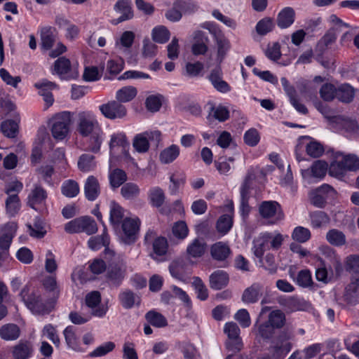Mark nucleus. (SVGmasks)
I'll return each instance as SVG.
<instances>
[{"label": "nucleus", "mask_w": 359, "mask_h": 359, "mask_svg": "<svg viewBox=\"0 0 359 359\" xmlns=\"http://www.w3.org/2000/svg\"><path fill=\"white\" fill-rule=\"evenodd\" d=\"M76 131L86 137V150L98 154L104 141V131L95 115L89 111H80L77 115Z\"/></svg>", "instance_id": "1"}, {"label": "nucleus", "mask_w": 359, "mask_h": 359, "mask_svg": "<svg viewBox=\"0 0 359 359\" xmlns=\"http://www.w3.org/2000/svg\"><path fill=\"white\" fill-rule=\"evenodd\" d=\"M359 170V157L353 154L339 153L329 168V174L334 177H343L347 172H356Z\"/></svg>", "instance_id": "2"}, {"label": "nucleus", "mask_w": 359, "mask_h": 359, "mask_svg": "<svg viewBox=\"0 0 359 359\" xmlns=\"http://www.w3.org/2000/svg\"><path fill=\"white\" fill-rule=\"evenodd\" d=\"M20 296L26 306L34 313L48 314L50 310L42 300L39 292L27 285L24 287L20 292Z\"/></svg>", "instance_id": "3"}, {"label": "nucleus", "mask_w": 359, "mask_h": 359, "mask_svg": "<svg viewBox=\"0 0 359 359\" xmlns=\"http://www.w3.org/2000/svg\"><path fill=\"white\" fill-rule=\"evenodd\" d=\"M50 130L53 137L57 140H64L69 132L71 115L68 111L55 114L50 120Z\"/></svg>", "instance_id": "4"}, {"label": "nucleus", "mask_w": 359, "mask_h": 359, "mask_svg": "<svg viewBox=\"0 0 359 359\" xmlns=\"http://www.w3.org/2000/svg\"><path fill=\"white\" fill-rule=\"evenodd\" d=\"M65 230L69 233L85 232L88 235H91L97 231V226L92 217L84 216L67 222L65 226Z\"/></svg>", "instance_id": "5"}, {"label": "nucleus", "mask_w": 359, "mask_h": 359, "mask_svg": "<svg viewBox=\"0 0 359 359\" xmlns=\"http://www.w3.org/2000/svg\"><path fill=\"white\" fill-rule=\"evenodd\" d=\"M258 211L262 218L273 219L274 224L284 217L280 205L276 201H264L259 203Z\"/></svg>", "instance_id": "6"}, {"label": "nucleus", "mask_w": 359, "mask_h": 359, "mask_svg": "<svg viewBox=\"0 0 359 359\" xmlns=\"http://www.w3.org/2000/svg\"><path fill=\"white\" fill-rule=\"evenodd\" d=\"M99 109L105 118L110 120L123 118L127 114L126 107L117 100L100 105Z\"/></svg>", "instance_id": "7"}, {"label": "nucleus", "mask_w": 359, "mask_h": 359, "mask_svg": "<svg viewBox=\"0 0 359 359\" xmlns=\"http://www.w3.org/2000/svg\"><path fill=\"white\" fill-rule=\"evenodd\" d=\"M126 271V264L123 261L110 264L107 272L108 282L114 286H119L125 278Z\"/></svg>", "instance_id": "8"}, {"label": "nucleus", "mask_w": 359, "mask_h": 359, "mask_svg": "<svg viewBox=\"0 0 359 359\" xmlns=\"http://www.w3.org/2000/svg\"><path fill=\"white\" fill-rule=\"evenodd\" d=\"M280 82L286 95L289 97L291 104L299 113L306 114L308 113V109L304 104L299 102L297 93L294 86L290 84L289 81L285 77H282Z\"/></svg>", "instance_id": "9"}, {"label": "nucleus", "mask_w": 359, "mask_h": 359, "mask_svg": "<svg viewBox=\"0 0 359 359\" xmlns=\"http://www.w3.org/2000/svg\"><path fill=\"white\" fill-rule=\"evenodd\" d=\"M116 13H121V16L111 21L113 25H118L120 22L130 20L133 18V11L130 0H118L114 6Z\"/></svg>", "instance_id": "10"}, {"label": "nucleus", "mask_w": 359, "mask_h": 359, "mask_svg": "<svg viewBox=\"0 0 359 359\" xmlns=\"http://www.w3.org/2000/svg\"><path fill=\"white\" fill-rule=\"evenodd\" d=\"M266 293V288L259 283H255L247 287L242 294V301L246 304L257 302L261 297Z\"/></svg>", "instance_id": "11"}, {"label": "nucleus", "mask_w": 359, "mask_h": 359, "mask_svg": "<svg viewBox=\"0 0 359 359\" xmlns=\"http://www.w3.org/2000/svg\"><path fill=\"white\" fill-rule=\"evenodd\" d=\"M156 233L154 231H148L144 236L146 243H152L154 252L158 256L164 255L167 252L168 242L165 238L160 236L156 237Z\"/></svg>", "instance_id": "12"}, {"label": "nucleus", "mask_w": 359, "mask_h": 359, "mask_svg": "<svg viewBox=\"0 0 359 359\" xmlns=\"http://www.w3.org/2000/svg\"><path fill=\"white\" fill-rule=\"evenodd\" d=\"M210 255L214 260L223 262V266L226 265V259L231 255V249L228 244L219 241L210 247Z\"/></svg>", "instance_id": "13"}, {"label": "nucleus", "mask_w": 359, "mask_h": 359, "mask_svg": "<svg viewBox=\"0 0 359 359\" xmlns=\"http://www.w3.org/2000/svg\"><path fill=\"white\" fill-rule=\"evenodd\" d=\"M16 231L17 225L15 223L6 224L0 231V249L3 252L8 250Z\"/></svg>", "instance_id": "14"}, {"label": "nucleus", "mask_w": 359, "mask_h": 359, "mask_svg": "<svg viewBox=\"0 0 359 359\" xmlns=\"http://www.w3.org/2000/svg\"><path fill=\"white\" fill-rule=\"evenodd\" d=\"M34 346L31 341H20L13 346L11 353L13 359H29L32 356Z\"/></svg>", "instance_id": "15"}, {"label": "nucleus", "mask_w": 359, "mask_h": 359, "mask_svg": "<svg viewBox=\"0 0 359 359\" xmlns=\"http://www.w3.org/2000/svg\"><path fill=\"white\" fill-rule=\"evenodd\" d=\"M86 304L88 307L93 309L91 315L102 317L106 313V310L102 307L98 306L101 302V294L98 291H93L86 294Z\"/></svg>", "instance_id": "16"}, {"label": "nucleus", "mask_w": 359, "mask_h": 359, "mask_svg": "<svg viewBox=\"0 0 359 359\" xmlns=\"http://www.w3.org/2000/svg\"><path fill=\"white\" fill-rule=\"evenodd\" d=\"M222 74L221 68L216 67L211 70L208 79L215 89L220 93H226L231 90V87L222 79Z\"/></svg>", "instance_id": "17"}, {"label": "nucleus", "mask_w": 359, "mask_h": 359, "mask_svg": "<svg viewBox=\"0 0 359 359\" xmlns=\"http://www.w3.org/2000/svg\"><path fill=\"white\" fill-rule=\"evenodd\" d=\"M207 250V243L203 238L194 239L187 247L186 252L189 258H200Z\"/></svg>", "instance_id": "18"}, {"label": "nucleus", "mask_w": 359, "mask_h": 359, "mask_svg": "<svg viewBox=\"0 0 359 359\" xmlns=\"http://www.w3.org/2000/svg\"><path fill=\"white\" fill-rule=\"evenodd\" d=\"M229 280V277L226 271L217 270L209 277L210 287L215 290H222L228 285Z\"/></svg>", "instance_id": "19"}, {"label": "nucleus", "mask_w": 359, "mask_h": 359, "mask_svg": "<svg viewBox=\"0 0 359 359\" xmlns=\"http://www.w3.org/2000/svg\"><path fill=\"white\" fill-rule=\"evenodd\" d=\"M84 194L86 198L90 201H95L100 194V187L97 179L89 176L84 184Z\"/></svg>", "instance_id": "20"}, {"label": "nucleus", "mask_w": 359, "mask_h": 359, "mask_svg": "<svg viewBox=\"0 0 359 359\" xmlns=\"http://www.w3.org/2000/svg\"><path fill=\"white\" fill-rule=\"evenodd\" d=\"M327 170V164L323 161H316L310 169L304 170L302 174L304 178L313 177L316 178H323Z\"/></svg>", "instance_id": "21"}, {"label": "nucleus", "mask_w": 359, "mask_h": 359, "mask_svg": "<svg viewBox=\"0 0 359 359\" xmlns=\"http://www.w3.org/2000/svg\"><path fill=\"white\" fill-rule=\"evenodd\" d=\"M250 177L247 176L245 179L244 182L243 183L241 187V204H240V211L243 217H248L250 212V207L248 203L249 199V189L250 184L249 180Z\"/></svg>", "instance_id": "22"}, {"label": "nucleus", "mask_w": 359, "mask_h": 359, "mask_svg": "<svg viewBox=\"0 0 359 359\" xmlns=\"http://www.w3.org/2000/svg\"><path fill=\"white\" fill-rule=\"evenodd\" d=\"M140 221L139 219L125 218L122 223V230L126 236V243H130L135 241V236L139 230Z\"/></svg>", "instance_id": "23"}, {"label": "nucleus", "mask_w": 359, "mask_h": 359, "mask_svg": "<svg viewBox=\"0 0 359 359\" xmlns=\"http://www.w3.org/2000/svg\"><path fill=\"white\" fill-rule=\"evenodd\" d=\"M295 12L291 7H285L280 11L277 16V25L280 29H285L292 25L294 21Z\"/></svg>", "instance_id": "24"}, {"label": "nucleus", "mask_w": 359, "mask_h": 359, "mask_svg": "<svg viewBox=\"0 0 359 359\" xmlns=\"http://www.w3.org/2000/svg\"><path fill=\"white\" fill-rule=\"evenodd\" d=\"M56 30L52 27H45L41 29V46L44 50H50L56 40Z\"/></svg>", "instance_id": "25"}, {"label": "nucleus", "mask_w": 359, "mask_h": 359, "mask_svg": "<svg viewBox=\"0 0 359 359\" xmlns=\"http://www.w3.org/2000/svg\"><path fill=\"white\" fill-rule=\"evenodd\" d=\"M226 349L231 352L225 359H243L241 355L236 353L240 352L243 348V341L241 337L227 339L224 343Z\"/></svg>", "instance_id": "26"}, {"label": "nucleus", "mask_w": 359, "mask_h": 359, "mask_svg": "<svg viewBox=\"0 0 359 359\" xmlns=\"http://www.w3.org/2000/svg\"><path fill=\"white\" fill-rule=\"evenodd\" d=\"M47 198L46 191L39 184H35L28 196V205L33 209L35 205L42 203Z\"/></svg>", "instance_id": "27"}, {"label": "nucleus", "mask_w": 359, "mask_h": 359, "mask_svg": "<svg viewBox=\"0 0 359 359\" xmlns=\"http://www.w3.org/2000/svg\"><path fill=\"white\" fill-rule=\"evenodd\" d=\"M110 217L109 220L111 224L114 229L119 227L120 224L123 223L124 217V210L115 201H111L110 203Z\"/></svg>", "instance_id": "28"}, {"label": "nucleus", "mask_w": 359, "mask_h": 359, "mask_svg": "<svg viewBox=\"0 0 359 359\" xmlns=\"http://www.w3.org/2000/svg\"><path fill=\"white\" fill-rule=\"evenodd\" d=\"M20 335V327L13 323L4 325L0 328V337L5 341H13Z\"/></svg>", "instance_id": "29"}, {"label": "nucleus", "mask_w": 359, "mask_h": 359, "mask_svg": "<svg viewBox=\"0 0 359 359\" xmlns=\"http://www.w3.org/2000/svg\"><path fill=\"white\" fill-rule=\"evenodd\" d=\"M118 299L122 306L126 309H131L135 304L139 305L140 303V298L129 290L121 292L118 295Z\"/></svg>", "instance_id": "30"}, {"label": "nucleus", "mask_w": 359, "mask_h": 359, "mask_svg": "<svg viewBox=\"0 0 359 359\" xmlns=\"http://www.w3.org/2000/svg\"><path fill=\"white\" fill-rule=\"evenodd\" d=\"M148 199L153 207L159 208L165 201V193L159 187H151L148 191Z\"/></svg>", "instance_id": "31"}, {"label": "nucleus", "mask_w": 359, "mask_h": 359, "mask_svg": "<svg viewBox=\"0 0 359 359\" xmlns=\"http://www.w3.org/2000/svg\"><path fill=\"white\" fill-rule=\"evenodd\" d=\"M355 96V89L348 83H343L338 86L337 91V99L344 103H349L353 101Z\"/></svg>", "instance_id": "32"}, {"label": "nucleus", "mask_w": 359, "mask_h": 359, "mask_svg": "<svg viewBox=\"0 0 359 359\" xmlns=\"http://www.w3.org/2000/svg\"><path fill=\"white\" fill-rule=\"evenodd\" d=\"M342 298L348 306H355L359 304V290L353 283H349L345 287Z\"/></svg>", "instance_id": "33"}, {"label": "nucleus", "mask_w": 359, "mask_h": 359, "mask_svg": "<svg viewBox=\"0 0 359 359\" xmlns=\"http://www.w3.org/2000/svg\"><path fill=\"white\" fill-rule=\"evenodd\" d=\"M128 146L129 142L124 133H114L111 135L109 142V147L111 153H112L116 148L121 147L124 149Z\"/></svg>", "instance_id": "34"}, {"label": "nucleus", "mask_w": 359, "mask_h": 359, "mask_svg": "<svg viewBox=\"0 0 359 359\" xmlns=\"http://www.w3.org/2000/svg\"><path fill=\"white\" fill-rule=\"evenodd\" d=\"M5 205L6 214L11 217H15L19 212L21 207L18 195L15 194V195L8 196L5 201Z\"/></svg>", "instance_id": "35"}, {"label": "nucleus", "mask_w": 359, "mask_h": 359, "mask_svg": "<svg viewBox=\"0 0 359 359\" xmlns=\"http://www.w3.org/2000/svg\"><path fill=\"white\" fill-rule=\"evenodd\" d=\"M194 39L197 42L192 46L193 53L196 55L205 54L208 50V47L204 42L208 40L205 33L203 31H196L194 33Z\"/></svg>", "instance_id": "36"}, {"label": "nucleus", "mask_w": 359, "mask_h": 359, "mask_svg": "<svg viewBox=\"0 0 359 359\" xmlns=\"http://www.w3.org/2000/svg\"><path fill=\"white\" fill-rule=\"evenodd\" d=\"M253 251L254 255L258 257L262 258L266 250H269V245L267 242L265 233H261L253 241Z\"/></svg>", "instance_id": "37"}, {"label": "nucleus", "mask_w": 359, "mask_h": 359, "mask_svg": "<svg viewBox=\"0 0 359 359\" xmlns=\"http://www.w3.org/2000/svg\"><path fill=\"white\" fill-rule=\"evenodd\" d=\"M145 319L149 324L156 327H164L168 325L166 318L161 313L154 310L145 314Z\"/></svg>", "instance_id": "38"}, {"label": "nucleus", "mask_w": 359, "mask_h": 359, "mask_svg": "<svg viewBox=\"0 0 359 359\" xmlns=\"http://www.w3.org/2000/svg\"><path fill=\"white\" fill-rule=\"evenodd\" d=\"M215 41L217 46V60L222 62L230 49V42L222 34L217 35Z\"/></svg>", "instance_id": "39"}, {"label": "nucleus", "mask_w": 359, "mask_h": 359, "mask_svg": "<svg viewBox=\"0 0 359 359\" xmlns=\"http://www.w3.org/2000/svg\"><path fill=\"white\" fill-rule=\"evenodd\" d=\"M109 180L111 188L116 189L127 180V175L124 170L116 168L109 172Z\"/></svg>", "instance_id": "40"}, {"label": "nucleus", "mask_w": 359, "mask_h": 359, "mask_svg": "<svg viewBox=\"0 0 359 359\" xmlns=\"http://www.w3.org/2000/svg\"><path fill=\"white\" fill-rule=\"evenodd\" d=\"M79 169L82 172H90L96 168L95 156L89 154H82L78 161Z\"/></svg>", "instance_id": "41"}, {"label": "nucleus", "mask_w": 359, "mask_h": 359, "mask_svg": "<svg viewBox=\"0 0 359 359\" xmlns=\"http://www.w3.org/2000/svg\"><path fill=\"white\" fill-rule=\"evenodd\" d=\"M140 194L138 185L133 182L126 183L121 189V194L126 200H133L137 198Z\"/></svg>", "instance_id": "42"}, {"label": "nucleus", "mask_w": 359, "mask_h": 359, "mask_svg": "<svg viewBox=\"0 0 359 359\" xmlns=\"http://www.w3.org/2000/svg\"><path fill=\"white\" fill-rule=\"evenodd\" d=\"M180 154V148L177 145L171 146L163 149L160 154V160L163 163H170L175 160Z\"/></svg>", "instance_id": "43"}, {"label": "nucleus", "mask_w": 359, "mask_h": 359, "mask_svg": "<svg viewBox=\"0 0 359 359\" xmlns=\"http://www.w3.org/2000/svg\"><path fill=\"white\" fill-rule=\"evenodd\" d=\"M147 133H140L135 136L133 141L134 149L139 153H145L149 149V141Z\"/></svg>", "instance_id": "44"}, {"label": "nucleus", "mask_w": 359, "mask_h": 359, "mask_svg": "<svg viewBox=\"0 0 359 359\" xmlns=\"http://www.w3.org/2000/svg\"><path fill=\"white\" fill-rule=\"evenodd\" d=\"M1 130L6 137L8 138H14L18 134V123L13 120H6L1 123Z\"/></svg>", "instance_id": "45"}, {"label": "nucleus", "mask_w": 359, "mask_h": 359, "mask_svg": "<svg viewBox=\"0 0 359 359\" xmlns=\"http://www.w3.org/2000/svg\"><path fill=\"white\" fill-rule=\"evenodd\" d=\"M27 227L29 231V234L32 237L41 238L46 233V230L44 227V223L43 220L38 217L34 219L33 225L27 224Z\"/></svg>", "instance_id": "46"}, {"label": "nucleus", "mask_w": 359, "mask_h": 359, "mask_svg": "<svg viewBox=\"0 0 359 359\" xmlns=\"http://www.w3.org/2000/svg\"><path fill=\"white\" fill-rule=\"evenodd\" d=\"M311 226L313 228H321L327 225L330 222V217L323 211H315L310 214Z\"/></svg>", "instance_id": "47"}, {"label": "nucleus", "mask_w": 359, "mask_h": 359, "mask_svg": "<svg viewBox=\"0 0 359 359\" xmlns=\"http://www.w3.org/2000/svg\"><path fill=\"white\" fill-rule=\"evenodd\" d=\"M137 89L133 86H126L119 89L116 93V98L120 102H128L137 95Z\"/></svg>", "instance_id": "48"}, {"label": "nucleus", "mask_w": 359, "mask_h": 359, "mask_svg": "<svg viewBox=\"0 0 359 359\" xmlns=\"http://www.w3.org/2000/svg\"><path fill=\"white\" fill-rule=\"evenodd\" d=\"M62 194L68 198H73L79 193V184L72 180L65 181L61 187Z\"/></svg>", "instance_id": "49"}, {"label": "nucleus", "mask_w": 359, "mask_h": 359, "mask_svg": "<svg viewBox=\"0 0 359 359\" xmlns=\"http://www.w3.org/2000/svg\"><path fill=\"white\" fill-rule=\"evenodd\" d=\"M175 6L178 7L182 14L184 13V15L192 14L198 9V4L191 0H177L175 1Z\"/></svg>", "instance_id": "50"}, {"label": "nucleus", "mask_w": 359, "mask_h": 359, "mask_svg": "<svg viewBox=\"0 0 359 359\" xmlns=\"http://www.w3.org/2000/svg\"><path fill=\"white\" fill-rule=\"evenodd\" d=\"M267 322L274 328H281L285 322V316L280 310H276L271 311L269 315Z\"/></svg>", "instance_id": "51"}, {"label": "nucleus", "mask_w": 359, "mask_h": 359, "mask_svg": "<svg viewBox=\"0 0 359 359\" xmlns=\"http://www.w3.org/2000/svg\"><path fill=\"white\" fill-rule=\"evenodd\" d=\"M327 241L333 245L341 246L346 243V237L342 231L331 229L326 234Z\"/></svg>", "instance_id": "52"}, {"label": "nucleus", "mask_w": 359, "mask_h": 359, "mask_svg": "<svg viewBox=\"0 0 359 359\" xmlns=\"http://www.w3.org/2000/svg\"><path fill=\"white\" fill-rule=\"evenodd\" d=\"M275 27V23L272 18H264L260 20L256 25V32L260 36H264L271 32Z\"/></svg>", "instance_id": "53"}, {"label": "nucleus", "mask_w": 359, "mask_h": 359, "mask_svg": "<svg viewBox=\"0 0 359 359\" xmlns=\"http://www.w3.org/2000/svg\"><path fill=\"white\" fill-rule=\"evenodd\" d=\"M170 36L169 30L164 26L156 27L152 30V39L156 43H166L169 40Z\"/></svg>", "instance_id": "54"}, {"label": "nucleus", "mask_w": 359, "mask_h": 359, "mask_svg": "<svg viewBox=\"0 0 359 359\" xmlns=\"http://www.w3.org/2000/svg\"><path fill=\"white\" fill-rule=\"evenodd\" d=\"M88 247L93 250H97L102 246H107L109 244V238L107 233H104L102 236L91 237L88 242Z\"/></svg>", "instance_id": "55"}, {"label": "nucleus", "mask_w": 359, "mask_h": 359, "mask_svg": "<svg viewBox=\"0 0 359 359\" xmlns=\"http://www.w3.org/2000/svg\"><path fill=\"white\" fill-rule=\"evenodd\" d=\"M337 88L333 84L326 83L323 84L320 89L321 98L325 101H332L337 97Z\"/></svg>", "instance_id": "56"}, {"label": "nucleus", "mask_w": 359, "mask_h": 359, "mask_svg": "<svg viewBox=\"0 0 359 359\" xmlns=\"http://www.w3.org/2000/svg\"><path fill=\"white\" fill-rule=\"evenodd\" d=\"M269 249L278 250L283 244V236L278 232H265Z\"/></svg>", "instance_id": "57"}, {"label": "nucleus", "mask_w": 359, "mask_h": 359, "mask_svg": "<svg viewBox=\"0 0 359 359\" xmlns=\"http://www.w3.org/2000/svg\"><path fill=\"white\" fill-rule=\"evenodd\" d=\"M70 69V60L65 57H60L54 62V71L60 76L66 74Z\"/></svg>", "instance_id": "58"}, {"label": "nucleus", "mask_w": 359, "mask_h": 359, "mask_svg": "<svg viewBox=\"0 0 359 359\" xmlns=\"http://www.w3.org/2000/svg\"><path fill=\"white\" fill-rule=\"evenodd\" d=\"M192 285L197 294V297L201 301L206 300L208 297V290L202 280L198 277H194Z\"/></svg>", "instance_id": "59"}, {"label": "nucleus", "mask_w": 359, "mask_h": 359, "mask_svg": "<svg viewBox=\"0 0 359 359\" xmlns=\"http://www.w3.org/2000/svg\"><path fill=\"white\" fill-rule=\"evenodd\" d=\"M232 224L231 216L227 214L223 215L217 220V229L219 233L225 234L231 229Z\"/></svg>", "instance_id": "60"}, {"label": "nucleus", "mask_w": 359, "mask_h": 359, "mask_svg": "<svg viewBox=\"0 0 359 359\" xmlns=\"http://www.w3.org/2000/svg\"><path fill=\"white\" fill-rule=\"evenodd\" d=\"M292 238L299 243H305L311 238L310 230L303 226L295 227L292 233Z\"/></svg>", "instance_id": "61"}, {"label": "nucleus", "mask_w": 359, "mask_h": 359, "mask_svg": "<svg viewBox=\"0 0 359 359\" xmlns=\"http://www.w3.org/2000/svg\"><path fill=\"white\" fill-rule=\"evenodd\" d=\"M243 140L247 145L255 147L260 140V135L257 129L250 128L245 133Z\"/></svg>", "instance_id": "62"}, {"label": "nucleus", "mask_w": 359, "mask_h": 359, "mask_svg": "<svg viewBox=\"0 0 359 359\" xmlns=\"http://www.w3.org/2000/svg\"><path fill=\"white\" fill-rule=\"evenodd\" d=\"M43 335L46 336L47 338L50 340L55 346L58 347L60 344V340L57 334L55 327L51 325H46L42 330Z\"/></svg>", "instance_id": "63"}, {"label": "nucleus", "mask_w": 359, "mask_h": 359, "mask_svg": "<svg viewBox=\"0 0 359 359\" xmlns=\"http://www.w3.org/2000/svg\"><path fill=\"white\" fill-rule=\"evenodd\" d=\"M66 343L67 346L76 350L78 348V342L77 339L76 337V334L74 332V329L73 326L67 327L63 332Z\"/></svg>", "instance_id": "64"}]
</instances>
